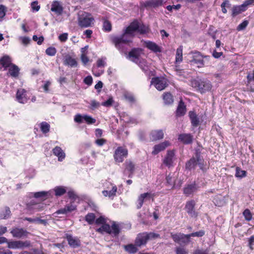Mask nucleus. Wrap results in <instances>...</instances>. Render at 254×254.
Here are the masks:
<instances>
[{
	"mask_svg": "<svg viewBox=\"0 0 254 254\" xmlns=\"http://www.w3.org/2000/svg\"><path fill=\"white\" fill-rule=\"evenodd\" d=\"M97 225H101V226L96 229V231L104 234L105 233L110 235L112 237L117 238L121 231V224L115 221L111 223V225L106 223V219L103 216H100L95 220Z\"/></svg>",
	"mask_w": 254,
	"mask_h": 254,
	"instance_id": "obj_1",
	"label": "nucleus"
},
{
	"mask_svg": "<svg viewBox=\"0 0 254 254\" xmlns=\"http://www.w3.org/2000/svg\"><path fill=\"white\" fill-rule=\"evenodd\" d=\"M133 37L124 31V33L119 36H114L111 37V41L116 48L121 52H124L125 47L129 45L132 42Z\"/></svg>",
	"mask_w": 254,
	"mask_h": 254,
	"instance_id": "obj_2",
	"label": "nucleus"
},
{
	"mask_svg": "<svg viewBox=\"0 0 254 254\" xmlns=\"http://www.w3.org/2000/svg\"><path fill=\"white\" fill-rule=\"evenodd\" d=\"M0 64L3 67L5 70L7 67L8 68V74L12 77H16L18 76L19 71L18 67L11 64V60L8 56H4L0 59Z\"/></svg>",
	"mask_w": 254,
	"mask_h": 254,
	"instance_id": "obj_3",
	"label": "nucleus"
},
{
	"mask_svg": "<svg viewBox=\"0 0 254 254\" xmlns=\"http://www.w3.org/2000/svg\"><path fill=\"white\" fill-rule=\"evenodd\" d=\"M94 22V18L91 14L80 11L77 14V24L81 28H87L91 27Z\"/></svg>",
	"mask_w": 254,
	"mask_h": 254,
	"instance_id": "obj_4",
	"label": "nucleus"
},
{
	"mask_svg": "<svg viewBox=\"0 0 254 254\" xmlns=\"http://www.w3.org/2000/svg\"><path fill=\"white\" fill-rule=\"evenodd\" d=\"M191 85L201 93L209 91L212 87L211 82L206 79H194L191 81Z\"/></svg>",
	"mask_w": 254,
	"mask_h": 254,
	"instance_id": "obj_5",
	"label": "nucleus"
},
{
	"mask_svg": "<svg viewBox=\"0 0 254 254\" xmlns=\"http://www.w3.org/2000/svg\"><path fill=\"white\" fill-rule=\"evenodd\" d=\"M105 190L102 191V194L104 196L113 199L116 196L117 193L120 194L116 185L109 181H106L104 184Z\"/></svg>",
	"mask_w": 254,
	"mask_h": 254,
	"instance_id": "obj_6",
	"label": "nucleus"
},
{
	"mask_svg": "<svg viewBox=\"0 0 254 254\" xmlns=\"http://www.w3.org/2000/svg\"><path fill=\"white\" fill-rule=\"evenodd\" d=\"M190 58V63L191 65H195L197 67H201L204 66L203 57L199 52H191L189 54Z\"/></svg>",
	"mask_w": 254,
	"mask_h": 254,
	"instance_id": "obj_7",
	"label": "nucleus"
},
{
	"mask_svg": "<svg viewBox=\"0 0 254 254\" xmlns=\"http://www.w3.org/2000/svg\"><path fill=\"white\" fill-rule=\"evenodd\" d=\"M128 154L127 149L124 147L120 146L115 151L114 154V158L116 162L118 163H122L126 158Z\"/></svg>",
	"mask_w": 254,
	"mask_h": 254,
	"instance_id": "obj_8",
	"label": "nucleus"
},
{
	"mask_svg": "<svg viewBox=\"0 0 254 254\" xmlns=\"http://www.w3.org/2000/svg\"><path fill=\"white\" fill-rule=\"evenodd\" d=\"M171 237L176 243L179 244H187L190 241L189 234L185 235L179 233L177 234H171Z\"/></svg>",
	"mask_w": 254,
	"mask_h": 254,
	"instance_id": "obj_9",
	"label": "nucleus"
},
{
	"mask_svg": "<svg viewBox=\"0 0 254 254\" xmlns=\"http://www.w3.org/2000/svg\"><path fill=\"white\" fill-rule=\"evenodd\" d=\"M7 245L9 249H23L29 247L30 246V242L28 241H13L7 242Z\"/></svg>",
	"mask_w": 254,
	"mask_h": 254,
	"instance_id": "obj_10",
	"label": "nucleus"
},
{
	"mask_svg": "<svg viewBox=\"0 0 254 254\" xmlns=\"http://www.w3.org/2000/svg\"><path fill=\"white\" fill-rule=\"evenodd\" d=\"M51 11L57 16L62 15L64 12L63 3L59 0H54L51 5Z\"/></svg>",
	"mask_w": 254,
	"mask_h": 254,
	"instance_id": "obj_11",
	"label": "nucleus"
},
{
	"mask_svg": "<svg viewBox=\"0 0 254 254\" xmlns=\"http://www.w3.org/2000/svg\"><path fill=\"white\" fill-rule=\"evenodd\" d=\"M151 84H153L157 90L161 91L167 86V82L165 78L155 77L152 79Z\"/></svg>",
	"mask_w": 254,
	"mask_h": 254,
	"instance_id": "obj_12",
	"label": "nucleus"
},
{
	"mask_svg": "<svg viewBox=\"0 0 254 254\" xmlns=\"http://www.w3.org/2000/svg\"><path fill=\"white\" fill-rule=\"evenodd\" d=\"M16 99L20 103L25 104L27 103L29 99L27 91L22 88L18 89L16 92Z\"/></svg>",
	"mask_w": 254,
	"mask_h": 254,
	"instance_id": "obj_13",
	"label": "nucleus"
},
{
	"mask_svg": "<svg viewBox=\"0 0 254 254\" xmlns=\"http://www.w3.org/2000/svg\"><path fill=\"white\" fill-rule=\"evenodd\" d=\"M142 52V51L141 49H133L129 52L127 58L132 62L138 64L139 61L141 60L140 57Z\"/></svg>",
	"mask_w": 254,
	"mask_h": 254,
	"instance_id": "obj_14",
	"label": "nucleus"
},
{
	"mask_svg": "<svg viewBox=\"0 0 254 254\" xmlns=\"http://www.w3.org/2000/svg\"><path fill=\"white\" fill-rule=\"evenodd\" d=\"M84 120L88 124H93L96 122V120L88 115H81L77 114L74 116V121L75 122L80 124Z\"/></svg>",
	"mask_w": 254,
	"mask_h": 254,
	"instance_id": "obj_15",
	"label": "nucleus"
},
{
	"mask_svg": "<svg viewBox=\"0 0 254 254\" xmlns=\"http://www.w3.org/2000/svg\"><path fill=\"white\" fill-rule=\"evenodd\" d=\"M153 199V194L151 192H146L141 194L139 196L136 202V207L137 209H140L143 205L144 201Z\"/></svg>",
	"mask_w": 254,
	"mask_h": 254,
	"instance_id": "obj_16",
	"label": "nucleus"
},
{
	"mask_svg": "<svg viewBox=\"0 0 254 254\" xmlns=\"http://www.w3.org/2000/svg\"><path fill=\"white\" fill-rule=\"evenodd\" d=\"M195 205V201L191 200L187 202L185 209L189 214V215L193 218H196L197 213L194 210V206Z\"/></svg>",
	"mask_w": 254,
	"mask_h": 254,
	"instance_id": "obj_17",
	"label": "nucleus"
},
{
	"mask_svg": "<svg viewBox=\"0 0 254 254\" xmlns=\"http://www.w3.org/2000/svg\"><path fill=\"white\" fill-rule=\"evenodd\" d=\"M137 64L147 75L151 76L154 75V70L150 69L149 65L145 60L141 59Z\"/></svg>",
	"mask_w": 254,
	"mask_h": 254,
	"instance_id": "obj_18",
	"label": "nucleus"
},
{
	"mask_svg": "<svg viewBox=\"0 0 254 254\" xmlns=\"http://www.w3.org/2000/svg\"><path fill=\"white\" fill-rule=\"evenodd\" d=\"M138 28V22L137 21H134L126 28L124 31L133 38L135 36V33L137 32Z\"/></svg>",
	"mask_w": 254,
	"mask_h": 254,
	"instance_id": "obj_19",
	"label": "nucleus"
},
{
	"mask_svg": "<svg viewBox=\"0 0 254 254\" xmlns=\"http://www.w3.org/2000/svg\"><path fill=\"white\" fill-rule=\"evenodd\" d=\"M76 208V205L74 204L73 201L70 202L69 203L66 204L64 208L59 209L56 212V213L59 214H66L71 212Z\"/></svg>",
	"mask_w": 254,
	"mask_h": 254,
	"instance_id": "obj_20",
	"label": "nucleus"
},
{
	"mask_svg": "<svg viewBox=\"0 0 254 254\" xmlns=\"http://www.w3.org/2000/svg\"><path fill=\"white\" fill-rule=\"evenodd\" d=\"M170 143L168 141H165L157 145H155L153 147V150L152 152V154L154 155H157L161 151L165 149L168 146H169Z\"/></svg>",
	"mask_w": 254,
	"mask_h": 254,
	"instance_id": "obj_21",
	"label": "nucleus"
},
{
	"mask_svg": "<svg viewBox=\"0 0 254 254\" xmlns=\"http://www.w3.org/2000/svg\"><path fill=\"white\" fill-rule=\"evenodd\" d=\"M11 233L14 237L21 238L26 237L29 233L23 228H15L11 231Z\"/></svg>",
	"mask_w": 254,
	"mask_h": 254,
	"instance_id": "obj_22",
	"label": "nucleus"
},
{
	"mask_svg": "<svg viewBox=\"0 0 254 254\" xmlns=\"http://www.w3.org/2000/svg\"><path fill=\"white\" fill-rule=\"evenodd\" d=\"M53 154L58 157V161H63L65 158V153L59 146H56L52 150Z\"/></svg>",
	"mask_w": 254,
	"mask_h": 254,
	"instance_id": "obj_23",
	"label": "nucleus"
},
{
	"mask_svg": "<svg viewBox=\"0 0 254 254\" xmlns=\"http://www.w3.org/2000/svg\"><path fill=\"white\" fill-rule=\"evenodd\" d=\"M33 196L35 198H40L42 199H47L53 195V191L52 190L49 191H41L33 193Z\"/></svg>",
	"mask_w": 254,
	"mask_h": 254,
	"instance_id": "obj_24",
	"label": "nucleus"
},
{
	"mask_svg": "<svg viewBox=\"0 0 254 254\" xmlns=\"http://www.w3.org/2000/svg\"><path fill=\"white\" fill-rule=\"evenodd\" d=\"M66 239L69 245L73 248H77L80 245V241L77 237L66 234Z\"/></svg>",
	"mask_w": 254,
	"mask_h": 254,
	"instance_id": "obj_25",
	"label": "nucleus"
},
{
	"mask_svg": "<svg viewBox=\"0 0 254 254\" xmlns=\"http://www.w3.org/2000/svg\"><path fill=\"white\" fill-rule=\"evenodd\" d=\"M175 156V153L173 150L168 151L166 157L163 160V163L168 167L172 165Z\"/></svg>",
	"mask_w": 254,
	"mask_h": 254,
	"instance_id": "obj_26",
	"label": "nucleus"
},
{
	"mask_svg": "<svg viewBox=\"0 0 254 254\" xmlns=\"http://www.w3.org/2000/svg\"><path fill=\"white\" fill-rule=\"evenodd\" d=\"M164 137V132L162 130H154L150 133V139L152 141L161 139Z\"/></svg>",
	"mask_w": 254,
	"mask_h": 254,
	"instance_id": "obj_27",
	"label": "nucleus"
},
{
	"mask_svg": "<svg viewBox=\"0 0 254 254\" xmlns=\"http://www.w3.org/2000/svg\"><path fill=\"white\" fill-rule=\"evenodd\" d=\"M64 64L71 67H76L78 64L76 60L69 55H66L64 57Z\"/></svg>",
	"mask_w": 254,
	"mask_h": 254,
	"instance_id": "obj_28",
	"label": "nucleus"
},
{
	"mask_svg": "<svg viewBox=\"0 0 254 254\" xmlns=\"http://www.w3.org/2000/svg\"><path fill=\"white\" fill-rule=\"evenodd\" d=\"M146 236L147 235L146 233L139 234L135 239V245L140 247L142 245H145L147 241Z\"/></svg>",
	"mask_w": 254,
	"mask_h": 254,
	"instance_id": "obj_29",
	"label": "nucleus"
},
{
	"mask_svg": "<svg viewBox=\"0 0 254 254\" xmlns=\"http://www.w3.org/2000/svg\"><path fill=\"white\" fill-rule=\"evenodd\" d=\"M197 190V187L195 183L187 185L184 189V193L187 196H189Z\"/></svg>",
	"mask_w": 254,
	"mask_h": 254,
	"instance_id": "obj_30",
	"label": "nucleus"
},
{
	"mask_svg": "<svg viewBox=\"0 0 254 254\" xmlns=\"http://www.w3.org/2000/svg\"><path fill=\"white\" fill-rule=\"evenodd\" d=\"M125 165L126 166L125 173L127 171L128 172V177H132L135 170L134 165L130 160H127L125 162Z\"/></svg>",
	"mask_w": 254,
	"mask_h": 254,
	"instance_id": "obj_31",
	"label": "nucleus"
},
{
	"mask_svg": "<svg viewBox=\"0 0 254 254\" xmlns=\"http://www.w3.org/2000/svg\"><path fill=\"white\" fill-rule=\"evenodd\" d=\"M187 111L186 106L182 100L179 102L176 110V116L181 117L184 116Z\"/></svg>",
	"mask_w": 254,
	"mask_h": 254,
	"instance_id": "obj_32",
	"label": "nucleus"
},
{
	"mask_svg": "<svg viewBox=\"0 0 254 254\" xmlns=\"http://www.w3.org/2000/svg\"><path fill=\"white\" fill-rule=\"evenodd\" d=\"M146 47L151 51L154 53H160L161 52V48L158 46L156 43L151 41L145 42Z\"/></svg>",
	"mask_w": 254,
	"mask_h": 254,
	"instance_id": "obj_33",
	"label": "nucleus"
},
{
	"mask_svg": "<svg viewBox=\"0 0 254 254\" xmlns=\"http://www.w3.org/2000/svg\"><path fill=\"white\" fill-rule=\"evenodd\" d=\"M163 2L164 1L163 0H149L145 2L144 5L146 7L156 8L161 6Z\"/></svg>",
	"mask_w": 254,
	"mask_h": 254,
	"instance_id": "obj_34",
	"label": "nucleus"
},
{
	"mask_svg": "<svg viewBox=\"0 0 254 254\" xmlns=\"http://www.w3.org/2000/svg\"><path fill=\"white\" fill-rule=\"evenodd\" d=\"M248 86L252 92H254V69L252 72L248 73L247 76Z\"/></svg>",
	"mask_w": 254,
	"mask_h": 254,
	"instance_id": "obj_35",
	"label": "nucleus"
},
{
	"mask_svg": "<svg viewBox=\"0 0 254 254\" xmlns=\"http://www.w3.org/2000/svg\"><path fill=\"white\" fill-rule=\"evenodd\" d=\"M178 139L185 144H189L192 142V136L190 134H181L179 135Z\"/></svg>",
	"mask_w": 254,
	"mask_h": 254,
	"instance_id": "obj_36",
	"label": "nucleus"
},
{
	"mask_svg": "<svg viewBox=\"0 0 254 254\" xmlns=\"http://www.w3.org/2000/svg\"><path fill=\"white\" fill-rule=\"evenodd\" d=\"M189 117L191 121L192 126L197 127L199 123V119L197 115L193 111H190L189 113Z\"/></svg>",
	"mask_w": 254,
	"mask_h": 254,
	"instance_id": "obj_37",
	"label": "nucleus"
},
{
	"mask_svg": "<svg viewBox=\"0 0 254 254\" xmlns=\"http://www.w3.org/2000/svg\"><path fill=\"white\" fill-rule=\"evenodd\" d=\"M45 205L43 203L33 204L28 206L30 210H32V213L42 211L44 209Z\"/></svg>",
	"mask_w": 254,
	"mask_h": 254,
	"instance_id": "obj_38",
	"label": "nucleus"
},
{
	"mask_svg": "<svg viewBox=\"0 0 254 254\" xmlns=\"http://www.w3.org/2000/svg\"><path fill=\"white\" fill-rule=\"evenodd\" d=\"M246 10V9L243 4L239 5L234 6L232 8V16H235Z\"/></svg>",
	"mask_w": 254,
	"mask_h": 254,
	"instance_id": "obj_39",
	"label": "nucleus"
},
{
	"mask_svg": "<svg viewBox=\"0 0 254 254\" xmlns=\"http://www.w3.org/2000/svg\"><path fill=\"white\" fill-rule=\"evenodd\" d=\"M183 46H180L176 51L175 63L176 64L181 63L183 61Z\"/></svg>",
	"mask_w": 254,
	"mask_h": 254,
	"instance_id": "obj_40",
	"label": "nucleus"
},
{
	"mask_svg": "<svg viewBox=\"0 0 254 254\" xmlns=\"http://www.w3.org/2000/svg\"><path fill=\"white\" fill-rule=\"evenodd\" d=\"M52 190L55 192V195L57 196H62L66 192L65 188L63 186L56 187Z\"/></svg>",
	"mask_w": 254,
	"mask_h": 254,
	"instance_id": "obj_41",
	"label": "nucleus"
},
{
	"mask_svg": "<svg viewBox=\"0 0 254 254\" xmlns=\"http://www.w3.org/2000/svg\"><path fill=\"white\" fill-rule=\"evenodd\" d=\"M163 99L166 105H170L174 101L173 96L170 93H166L163 94Z\"/></svg>",
	"mask_w": 254,
	"mask_h": 254,
	"instance_id": "obj_42",
	"label": "nucleus"
},
{
	"mask_svg": "<svg viewBox=\"0 0 254 254\" xmlns=\"http://www.w3.org/2000/svg\"><path fill=\"white\" fill-rule=\"evenodd\" d=\"M196 165V162L195 157H192L186 163V168L187 169L191 170L194 168Z\"/></svg>",
	"mask_w": 254,
	"mask_h": 254,
	"instance_id": "obj_43",
	"label": "nucleus"
},
{
	"mask_svg": "<svg viewBox=\"0 0 254 254\" xmlns=\"http://www.w3.org/2000/svg\"><path fill=\"white\" fill-rule=\"evenodd\" d=\"M40 127L43 133H46L49 131L50 126L48 123L43 122L40 124Z\"/></svg>",
	"mask_w": 254,
	"mask_h": 254,
	"instance_id": "obj_44",
	"label": "nucleus"
},
{
	"mask_svg": "<svg viewBox=\"0 0 254 254\" xmlns=\"http://www.w3.org/2000/svg\"><path fill=\"white\" fill-rule=\"evenodd\" d=\"M195 158L196 165H198L200 169L202 170L203 169V159L201 157L199 153H196Z\"/></svg>",
	"mask_w": 254,
	"mask_h": 254,
	"instance_id": "obj_45",
	"label": "nucleus"
},
{
	"mask_svg": "<svg viewBox=\"0 0 254 254\" xmlns=\"http://www.w3.org/2000/svg\"><path fill=\"white\" fill-rule=\"evenodd\" d=\"M85 219L89 224H92L95 221V215L93 213H89L85 216Z\"/></svg>",
	"mask_w": 254,
	"mask_h": 254,
	"instance_id": "obj_46",
	"label": "nucleus"
},
{
	"mask_svg": "<svg viewBox=\"0 0 254 254\" xmlns=\"http://www.w3.org/2000/svg\"><path fill=\"white\" fill-rule=\"evenodd\" d=\"M103 30L105 32H110L112 30V25L111 22L104 19L103 23Z\"/></svg>",
	"mask_w": 254,
	"mask_h": 254,
	"instance_id": "obj_47",
	"label": "nucleus"
},
{
	"mask_svg": "<svg viewBox=\"0 0 254 254\" xmlns=\"http://www.w3.org/2000/svg\"><path fill=\"white\" fill-rule=\"evenodd\" d=\"M10 210L8 207H5L3 211L0 213V217L1 219H7L10 215Z\"/></svg>",
	"mask_w": 254,
	"mask_h": 254,
	"instance_id": "obj_48",
	"label": "nucleus"
},
{
	"mask_svg": "<svg viewBox=\"0 0 254 254\" xmlns=\"http://www.w3.org/2000/svg\"><path fill=\"white\" fill-rule=\"evenodd\" d=\"M236 177L241 179L246 176V172L244 170H242L239 167H237L236 169Z\"/></svg>",
	"mask_w": 254,
	"mask_h": 254,
	"instance_id": "obj_49",
	"label": "nucleus"
},
{
	"mask_svg": "<svg viewBox=\"0 0 254 254\" xmlns=\"http://www.w3.org/2000/svg\"><path fill=\"white\" fill-rule=\"evenodd\" d=\"M125 249L128 253L132 254L136 253L137 251V249L135 246L133 244H129L125 246Z\"/></svg>",
	"mask_w": 254,
	"mask_h": 254,
	"instance_id": "obj_50",
	"label": "nucleus"
},
{
	"mask_svg": "<svg viewBox=\"0 0 254 254\" xmlns=\"http://www.w3.org/2000/svg\"><path fill=\"white\" fill-rule=\"evenodd\" d=\"M149 28L147 26L140 24L139 22H138V28L137 29V32L140 34H144L148 32Z\"/></svg>",
	"mask_w": 254,
	"mask_h": 254,
	"instance_id": "obj_51",
	"label": "nucleus"
},
{
	"mask_svg": "<svg viewBox=\"0 0 254 254\" xmlns=\"http://www.w3.org/2000/svg\"><path fill=\"white\" fill-rule=\"evenodd\" d=\"M36 175V171L33 168H30L26 170V177L32 179Z\"/></svg>",
	"mask_w": 254,
	"mask_h": 254,
	"instance_id": "obj_52",
	"label": "nucleus"
},
{
	"mask_svg": "<svg viewBox=\"0 0 254 254\" xmlns=\"http://www.w3.org/2000/svg\"><path fill=\"white\" fill-rule=\"evenodd\" d=\"M243 214L246 220L250 221L252 219V214L249 209H245L244 211Z\"/></svg>",
	"mask_w": 254,
	"mask_h": 254,
	"instance_id": "obj_53",
	"label": "nucleus"
},
{
	"mask_svg": "<svg viewBox=\"0 0 254 254\" xmlns=\"http://www.w3.org/2000/svg\"><path fill=\"white\" fill-rule=\"evenodd\" d=\"M46 54L49 56H54L57 53V50L55 48L50 47L46 50Z\"/></svg>",
	"mask_w": 254,
	"mask_h": 254,
	"instance_id": "obj_54",
	"label": "nucleus"
},
{
	"mask_svg": "<svg viewBox=\"0 0 254 254\" xmlns=\"http://www.w3.org/2000/svg\"><path fill=\"white\" fill-rule=\"evenodd\" d=\"M106 58L105 57H102L99 59L97 61V66L98 67H104L106 64Z\"/></svg>",
	"mask_w": 254,
	"mask_h": 254,
	"instance_id": "obj_55",
	"label": "nucleus"
},
{
	"mask_svg": "<svg viewBox=\"0 0 254 254\" xmlns=\"http://www.w3.org/2000/svg\"><path fill=\"white\" fill-rule=\"evenodd\" d=\"M231 4L229 0H225L224 1L222 4H221V7L222 8V11L223 13H226L227 11L226 8V7H229Z\"/></svg>",
	"mask_w": 254,
	"mask_h": 254,
	"instance_id": "obj_56",
	"label": "nucleus"
},
{
	"mask_svg": "<svg viewBox=\"0 0 254 254\" xmlns=\"http://www.w3.org/2000/svg\"><path fill=\"white\" fill-rule=\"evenodd\" d=\"M18 40L24 46H27L29 43L30 39L28 37L20 36L18 37Z\"/></svg>",
	"mask_w": 254,
	"mask_h": 254,
	"instance_id": "obj_57",
	"label": "nucleus"
},
{
	"mask_svg": "<svg viewBox=\"0 0 254 254\" xmlns=\"http://www.w3.org/2000/svg\"><path fill=\"white\" fill-rule=\"evenodd\" d=\"M123 120L125 122L128 124H133L137 123L136 119L130 117H128V116H127V117H124Z\"/></svg>",
	"mask_w": 254,
	"mask_h": 254,
	"instance_id": "obj_58",
	"label": "nucleus"
},
{
	"mask_svg": "<svg viewBox=\"0 0 254 254\" xmlns=\"http://www.w3.org/2000/svg\"><path fill=\"white\" fill-rule=\"evenodd\" d=\"M67 195L68 197L72 200V201H73V200H76L78 198L77 195L75 193L74 191L72 190H68Z\"/></svg>",
	"mask_w": 254,
	"mask_h": 254,
	"instance_id": "obj_59",
	"label": "nucleus"
},
{
	"mask_svg": "<svg viewBox=\"0 0 254 254\" xmlns=\"http://www.w3.org/2000/svg\"><path fill=\"white\" fill-rule=\"evenodd\" d=\"M114 102V100H113V99L112 97H110L109 98V99L105 101V102H103L101 103V105L104 106V107H110L112 105L113 103Z\"/></svg>",
	"mask_w": 254,
	"mask_h": 254,
	"instance_id": "obj_60",
	"label": "nucleus"
},
{
	"mask_svg": "<svg viewBox=\"0 0 254 254\" xmlns=\"http://www.w3.org/2000/svg\"><path fill=\"white\" fill-rule=\"evenodd\" d=\"M100 103L95 100H92L90 101L89 108L92 110H95L100 106Z\"/></svg>",
	"mask_w": 254,
	"mask_h": 254,
	"instance_id": "obj_61",
	"label": "nucleus"
},
{
	"mask_svg": "<svg viewBox=\"0 0 254 254\" xmlns=\"http://www.w3.org/2000/svg\"><path fill=\"white\" fill-rule=\"evenodd\" d=\"M249 24V22L247 20H244L243 22L240 23L237 27V30L238 31H241L246 28V27L248 26Z\"/></svg>",
	"mask_w": 254,
	"mask_h": 254,
	"instance_id": "obj_62",
	"label": "nucleus"
},
{
	"mask_svg": "<svg viewBox=\"0 0 254 254\" xmlns=\"http://www.w3.org/2000/svg\"><path fill=\"white\" fill-rule=\"evenodd\" d=\"M147 241L148 240L154 239L159 237V235L155 233H146Z\"/></svg>",
	"mask_w": 254,
	"mask_h": 254,
	"instance_id": "obj_63",
	"label": "nucleus"
},
{
	"mask_svg": "<svg viewBox=\"0 0 254 254\" xmlns=\"http://www.w3.org/2000/svg\"><path fill=\"white\" fill-rule=\"evenodd\" d=\"M31 6L33 11H38L40 8V6L38 5L37 1L32 2L31 4Z\"/></svg>",
	"mask_w": 254,
	"mask_h": 254,
	"instance_id": "obj_64",
	"label": "nucleus"
}]
</instances>
